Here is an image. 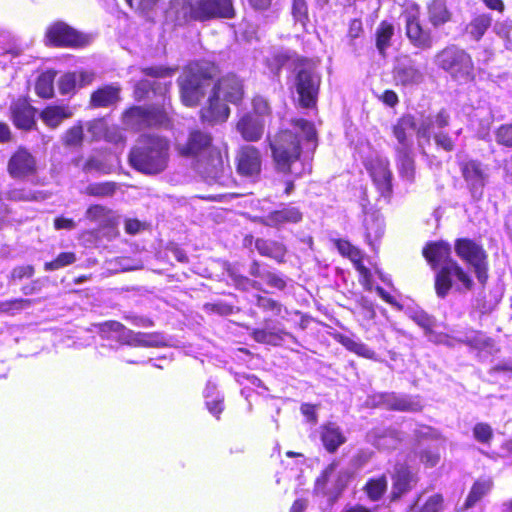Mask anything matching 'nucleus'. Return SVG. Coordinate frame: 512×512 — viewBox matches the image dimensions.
Listing matches in <instances>:
<instances>
[{
    "label": "nucleus",
    "mask_w": 512,
    "mask_h": 512,
    "mask_svg": "<svg viewBox=\"0 0 512 512\" xmlns=\"http://www.w3.org/2000/svg\"><path fill=\"white\" fill-rule=\"evenodd\" d=\"M436 145L445 151H452L454 149V140L444 131H435L432 133Z\"/></svg>",
    "instance_id": "56"
},
{
    "label": "nucleus",
    "mask_w": 512,
    "mask_h": 512,
    "mask_svg": "<svg viewBox=\"0 0 512 512\" xmlns=\"http://www.w3.org/2000/svg\"><path fill=\"white\" fill-rule=\"evenodd\" d=\"M120 88L115 85H106L91 95V104L94 107H109L116 104L119 99Z\"/></svg>",
    "instance_id": "31"
},
{
    "label": "nucleus",
    "mask_w": 512,
    "mask_h": 512,
    "mask_svg": "<svg viewBox=\"0 0 512 512\" xmlns=\"http://www.w3.org/2000/svg\"><path fill=\"white\" fill-rule=\"evenodd\" d=\"M237 172L244 177L255 179L262 166L260 151L251 145L241 147L236 156Z\"/></svg>",
    "instance_id": "18"
},
{
    "label": "nucleus",
    "mask_w": 512,
    "mask_h": 512,
    "mask_svg": "<svg viewBox=\"0 0 512 512\" xmlns=\"http://www.w3.org/2000/svg\"><path fill=\"white\" fill-rule=\"evenodd\" d=\"M368 437L378 449H394L401 441L400 433L392 428H375Z\"/></svg>",
    "instance_id": "26"
},
{
    "label": "nucleus",
    "mask_w": 512,
    "mask_h": 512,
    "mask_svg": "<svg viewBox=\"0 0 512 512\" xmlns=\"http://www.w3.org/2000/svg\"><path fill=\"white\" fill-rule=\"evenodd\" d=\"M339 342L349 351L366 359L377 360L376 353L358 338L341 335Z\"/></svg>",
    "instance_id": "37"
},
{
    "label": "nucleus",
    "mask_w": 512,
    "mask_h": 512,
    "mask_svg": "<svg viewBox=\"0 0 512 512\" xmlns=\"http://www.w3.org/2000/svg\"><path fill=\"white\" fill-rule=\"evenodd\" d=\"M256 305L264 311H270L274 316H280L285 318L283 312L287 313V310L282 307V305L272 299L261 295H256Z\"/></svg>",
    "instance_id": "44"
},
{
    "label": "nucleus",
    "mask_w": 512,
    "mask_h": 512,
    "mask_svg": "<svg viewBox=\"0 0 512 512\" xmlns=\"http://www.w3.org/2000/svg\"><path fill=\"white\" fill-rule=\"evenodd\" d=\"M205 404L209 412L216 418L224 410L223 396L217 391L216 385L212 381H208L204 389Z\"/></svg>",
    "instance_id": "35"
},
{
    "label": "nucleus",
    "mask_w": 512,
    "mask_h": 512,
    "mask_svg": "<svg viewBox=\"0 0 512 512\" xmlns=\"http://www.w3.org/2000/svg\"><path fill=\"white\" fill-rule=\"evenodd\" d=\"M95 73L90 70L68 72L62 75L58 81L59 91L62 95L75 93L77 88L85 87L93 82Z\"/></svg>",
    "instance_id": "22"
},
{
    "label": "nucleus",
    "mask_w": 512,
    "mask_h": 512,
    "mask_svg": "<svg viewBox=\"0 0 512 512\" xmlns=\"http://www.w3.org/2000/svg\"><path fill=\"white\" fill-rule=\"evenodd\" d=\"M122 120L124 126L133 131H141L150 127L168 128L170 125V118L166 109L156 106L149 108L131 107L124 112Z\"/></svg>",
    "instance_id": "11"
},
{
    "label": "nucleus",
    "mask_w": 512,
    "mask_h": 512,
    "mask_svg": "<svg viewBox=\"0 0 512 512\" xmlns=\"http://www.w3.org/2000/svg\"><path fill=\"white\" fill-rule=\"evenodd\" d=\"M451 16L446 0H432L427 4V17L432 27L439 28L446 24L451 20Z\"/></svg>",
    "instance_id": "29"
},
{
    "label": "nucleus",
    "mask_w": 512,
    "mask_h": 512,
    "mask_svg": "<svg viewBox=\"0 0 512 512\" xmlns=\"http://www.w3.org/2000/svg\"><path fill=\"white\" fill-rule=\"evenodd\" d=\"M419 500L411 507L410 512H441L444 508V499L441 494L429 496L422 506H418Z\"/></svg>",
    "instance_id": "43"
},
{
    "label": "nucleus",
    "mask_w": 512,
    "mask_h": 512,
    "mask_svg": "<svg viewBox=\"0 0 512 512\" xmlns=\"http://www.w3.org/2000/svg\"><path fill=\"white\" fill-rule=\"evenodd\" d=\"M436 64L457 81L468 82L474 77L471 56L456 45H449L436 55Z\"/></svg>",
    "instance_id": "9"
},
{
    "label": "nucleus",
    "mask_w": 512,
    "mask_h": 512,
    "mask_svg": "<svg viewBox=\"0 0 512 512\" xmlns=\"http://www.w3.org/2000/svg\"><path fill=\"white\" fill-rule=\"evenodd\" d=\"M420 459L421 462L424 463L427 467H434L438 464L440 455L436 451L424 450L421 453Z\"/></svg>",
    "instance_id": "63"
},
{
    "label": "nucleus",
    "mask_w": 512,
    "mask_h": 512,
    "mask_svg": "<svg viewBox=\"0 0 512 512\" xmlns=\"http://www.w3.org/2000/svg\"><path fill=\"white\" fill-rule=\"evenodd\" d=\"M83 139V127L75 125L71 127L64 136V143L68 146H76L81 144Z\"/></svg>",
    "instance_id": "53"
},
{
    "label": "nucleus",
    "mask_w": 512,
    "mask_h": 512,
    "mask_svg": "<svg viewBox=\"0 0 512 512\" xmlns=\"http://www.w3.org/2000/svg\"><path fill=\"white\" fill-rule=\"evenodd\" d=\"M107 128L108 126L103 119H97L88 123L87 131L93 139L98 140L105 137Z\"/></svg>",
    "instance_id": "54"
},
{
    "label": "nucleus",
    "mask_w": 512,
    "mask_h": 512,
    "mask_svg": "<svg viewBox=\"0 0 512 512\" xmlns=\"http://www.w3.org/2000/svg\"><path fill=\"white\" fill-rule=\"evenodd\" d=\"M473 436L478 442L488 444L493 437V431L488 424L477 423L473 428Z\"/></svg>",
    "instance_id": "51"
},
{
    "label": "nucleus",
    "mask_w": 512,
    "mask_h": 512,
    "mask_svg": "<svg viewBox=\"0 0 512 512\" xmlns=\"http://www.w3.org/2000/svg\"><path fill=\"white\" fill-rule=\"evenodd\" d=\"M373 406H381L388 410L401 412H417L422 408L419 397L385 392L375 394L370 398Z\"/></svg>",
    "instance_id": "16"
},
{
    "label": "nucleus",
    "mask_w": 512,
    "mask_h": 512,
    "mask_svg": "<svg viewBox=\"0 0 512 512\" xmlns=\"http://www.w3.org/2000/svg\"><path fill=\"white\" fill-rule=\"evenodd\" d=\"M86 217L99 223L108 222V210L101 205H92L86 211Z\"/></svg>",
    "instance_id": "52"
},
{
    "label": "nucleus",
    "mask_w": 512,
    "mask_h": 512,
    "mask_svg": "<svg viewBox=\"0 0 512 512\" xmlns=\"http://www.w3.org/2000/svg\"><path fill=\"white\" fill-rule=\"evenodd\" d=\"M211 136L196 130L190 133L187 142L176 144L182 156L196 158L195 169L208 184H224L225 166L220 152L212 146Z\"/></svg>",
    "instance_id": "4"
},
{
    "label": "nucleus",
    "mask_w": 512,
    "mask_h": 512,
    "mask_svg": "<svg viewBox=\"0 0 512 512\" xmlns=\"http://www.w3.org/2000/svg\"><path fill=\"white\" fill-rule=\"evenodd\" d=\"M321 78L312 61L299 60L293 71L292 87L298 94L299 103L304 108L313 107L317 100Z\"/></svg>",
    "instance_id": "7"
},
{
    "label": "nucleus",
    "mask_w": 512,
    "mask_h": 512,
    "mask_svg": "<svg viewBox=\"0 0 512 512\" xmlns=\"http://www.w3.org/2000/svg\"><path fill=\"white\" fill-rule=\"evenodd\" d=\"M492 16L488 13L476 15L466 26L467 34L475 41H479L492 24Z\"/></svg>",
    "instance_id": "36"
},
{
    "label": "nucleus",
    "mask_w": 512,
    "mask_h": 512,
    "mask_svg": "<svg viewBox=\"0 0 512 512\" xmlns=\"http://www.w3.org/2000/svg\"><path fill=\"white\" fill-rule=\"evenodd\" d=\"M292 126V130L281 131L270 142V147L277 168L284 173L289 172L299 177L305 173H310L312 169L310 162L300 159V143L303 139L314 142L316 132L314 125L304 119L295 120Z\"/></svg>",
    "instance_id": "2"
},
{
    "label": "nucleus",
    "mask_w": 512,
    "mask_h": 512,
    "mask_svg": "<svg viewBox=\"0 0 512 512\" xmlns=\"http://www.w3.org/2000/svg\"><path fill=\"white\" fill-rule=\"evenodd\" d=\"M282 334L284 332H272L266 329H256L253 331V338L255 341L264 344L278 345L282 341Z\"/></svg>",
    "instance_id": "48"
},
{
    "label": "nucleus",
    "mask_w": 512,
    "mask_h": 512,
    "mask_svg": "<svg viewBox=\"0 0 512 512\" xmlns=\"http://www.w3.org/2000/svg\"><path fill=\"white\" fill-rule=\"evenodd\" d=\"M268 286L282 290L286 286L285 280L279 274L266 270L261 279Z\"/></svg>",
    "instance_id": "57"
},
{
    "label": "nucleus",
    "mask_w": 512,
    "mask_h": 512,
    "mask_svg": "<svg viewBox=\"0 0 512 512\" xmlns=\"http://www.w3.org/2000/svg\"><path fill=\"white\" fill-rule=\"evenodd\" d=\"M76 261V255L73 252L60 253L56 259L46 262L44 268L46 271H54L68 266Z\"/></svg>",
    "instance_id": "49"
},
{
    "label": "nucleus",
    "mask_w": 512,
    "mask_h": 512,
    "mask_svg": "<svg viewBox=\"0 0 512 512\" xmlns=\"http://www.w3.org/2000/svg\"><path fill=\"white\" fill-rule=\"evenodd\" d=\"M104 139L109 142L118 144L124 141V136L117 127H108Z\"/></svg>",
    "instance_id": "64"
},
{
    "label": "nucleus",
    "mask_w": 512,
    "mask_h": 512,
    "mask_svg": "<svg viewBox=\"0 0 512 512\" xmlns=\"http://www.w3.org/2000/svg\"><path fill=\"white\" fill-rule=\"evenodd\" d=\"M74 112L69 106H47L40 114L42 121L50 128L58 127L63 120L71 118Z\"/></svg>",
    "instance_id": "30"
},
{
    "label": "nucleus",
    "mask_w": 512,
    "mask_h": 512,
    "mask_svg": "<svg viewBox=\"0 0 512 512\" xmlns=\"http://www.w3.org/2000/svg\"><path fill=\"white\" fill-rule=\"evenodd\" d=\"M255 248L260 255L270 257L277 262H284L286 255V247L277 241L267 239H257L255 241Z\"/></svg>",
    "instance_id": "33"
},
{
    "label": "nucleus",
    "mask_w": 512,
    "mask_h": 512,
    "mask_svg": "<svg viewBox=\"0 0 512 512\" xmlns=\"http://www.w3.org/2000/svg\"><path fill=\"white\" fill-rule=\"evenodd\" d=\"M143 73L145 75L155 77V78H170L173 76L175 69L167 68L162 66H153L144 68Z\"/></svg>",
    "instance_id": "58"
},
{
    "label": "nucleus",
    "mask_w": 512,
    "mask_h": 512,
    "mask_svg": "<svg viewBox=\"0 0 512 512\" xmlns=\"http://www.w3.org/2000/svg\"><path fill=\"white\" fill-rule=\"evenodd\" d=\"M492 488V481L489 478H481L477 480L465 501V507L471 508L473 507L478 501H480L485 495L489 493V491Z\"/></svg>",
    "instance_id": "38"
},
{
    "label": "nucleus",
    "mask_w": 512,
    "mask_h": 512,
    "mask_svg": "<svg viewBox=\"0 0 512 512\" xmlns=\"http://www.w3.org/2000/svg\"><path fill=\"white\" fill-rule=\"evenodd\" d=\"M364 226L366 230V240L370 246L374 247L375 242L384 234L383 219L376 213L366 214Z\"/></svg>",
    "instance_id": "34"
},
{
    "label": "nucleus",
    "mask_w": 512,
    "mask_h": 512,
    "mask_svg": "<svg viewBox=\"0 0 512 512\" xmlns=\"http://www.w3.org/2000/svg\"><path fill=\"white\" fill-rule=\"evenodd\" d=\"M511 31L512 20L510 19L496 21L493 26V32L504 40L505 48L508 50H512V40L510 38Z\"/></svg>",
    "instance_id": "45"
},
{
    "label": "nucleus",
    "mask_w": 512,
    "mask_h": 512,
    "mask_svg": "<svg viewBox=\"0 0 512 512\" xmlns=\"http://www.w3.org/2000/svg\"><path fill=\"white\" fill-rule=\"evenodd\" d=\"M396 162L400 176L412 181L415 175L413 148L395 149Z\"/></svg>",
    "instance_id": "32"
},
{
    "label": "nucleus",
    "mask_w": 512,
    "mask_h": 512,
    "mask_svg": "<svg viewBox=\"0 0 512 512\" xmlns=\"http://www.w3.org/2000/svg\"><path fill=\"white\" fill-rule=\"evenodd\" d=\"M421 118H430L432 120L431 126V134L433 133V129L436 128L437 131H443L442 129L448 126L450 116L448 112L444 109L440 110L437 115L433 118L431 116L421 115Z\"/></svg>",
    "instance_id": "55"
},
{
    "label": "nucleus",
    "mask_w": 512,
    "mask_h": 512,
    "mask_svg": "<svg viewBox=\"0 0 512 512\" xmlns=\"http://www.w3.org/2000/svg\"><path fill=\"white\" fill-rule=\"evenodd\" d=\"M34 275V267L32 265H23L13 268L11 278L13 280H22L23 278H31Z\"/></svg>",
    "instance_id": "61"
},
{
    "label": "nucleus",
    "mask_w": 512,
    "mask_h": 512,
    "mask_svg": "<svg viewBox=\"0 0 512 512\" xmlns=\"http://www.w3.org/2000/svg\"><path fill=\"white\" fill-rule=\"evenodd\" d=\"M347 256L356 264L357 270L368 282L370 277V271L360 263L361 253L354 246L350 251L347 252Z\"/></svg>",
    "instance_id": "60"
},
{
    "label": "nucleus",
    "mask_w": 512,
    "mask_h": 512,
    "mask_svg": "<svg viewBox=\"0 0 512 512\" xmlns=\"http://www.w3.org/2000/svg\"><path fill=\"white\" fill-rule=\"evenodd\" d=\"M171 11L175 12L179 23L216 17L231 18L234 15L231 0H199L195 4L185 0H172Z\"/></svg>",
    "instance_id": "6"
},
{
    "label": "nucleus",
    "mask_w": 512,
    "mask_h": 512,
    "mask_svg": "<svg viewBox=\"0 0 512 512\" xmlns=\"http://www.w3.org/2000/svg\"><path fill=\"white\" fill-rule=\"evenodd\" d=\"M102 338L116 340L130 346L158 347L166 345V339L158 333L134 332L117 321H106L99 324Z\"/></svg>",
    "instance_id": "8"
},
{
    "label": "nucleus",
    "mask_w": 512,
    "mask_h": 512,
    "mask_svg": "<svg viewBox=\"0 0 512 512\" xmlns=\"http://www.w3.org/2000/svg\"><path fill=\"white\" fill-rule=\"evenodd\" d=\"M48 41L55 46H80V35L65 23H55L46 33Z\"/></svg>",
    "instance_id": "21"
},
{
    "label": "nucleus",
    "mask_w": 512,
    "mask_h": 512,
    "mask_svg": "<svg viewBox=\"0 0 512 512\" xmlns=\"http://www.w3.org/2000/svg\"><path fill=\"white\" fill-rule=\"evenodd\" d=\"M303 214L300 209L293 205H284L278 210L267 214L263 223L271 227H281L286 224H296L302 220Z\"/></svg>",
    "instance_id": "23"
},
{
    "label": "nucleus",
    "mask_w": 512,
    "mask_h": 512,
    "mask_svg": "<svg viewBox=\"0 0 512 512\" xmlns=\"http://www.w3.org/2000/svg\"><path fill=\"white\" fill-rule=\"evenodd\" d=\"M432 120L430 118H421L417 120L411 114H405L400 117L392 126V133L397 140L395 149L413 148V136L418 139L430 141Z\"/></svg>",
    "instance_id": "10"
},
{
    "label": "nucleus",
    "mask_w": 512,
    "mask_h": 512,
    "mask_svg": "<svg viewBox=\"0 0 512 512\" xmlns=\"http://www.w3.org/2000/svg\"><path fill=\"white\" fill-rule=\"evenodd\" d=\"M423 256L434 270L435 291L438 297L445 298L454 288L457 292L471 290L473 280L456 261L451 258V246L445 241L427 243Z\"/></svg>",
    "instance_id": "3"
},
{
    "label": "nucleus",
    "mask_w": 512,
    "mask_h": 512,
    "mask_svg": "<svg viewBox=\"0 0 512 512\" xmlns=\"http://www.w3.org/2000/svg\"><path fill=\"white\" fill-rule=\"evenodd\" d=\"M264 119L254 117L251 113L242 116L237 123V131L244 140L254 142L258 141L264 132Z\"/></svg>",
    "instance_id": "24"
},
{
    "label": "nucleus",
    "mask_w": 512,
    "mask_h": 512,
    "mask_svg": "<svg viewBox=\"0 0 512 512\" xmlns=\"http://www.w3.org/2000/svg\"><path fill=\"white\" fill-rule=\"evenodd\" d=\"M35 300L26 298H16L0 302V313L14 316L19 312L30 308Z\"/></svg>",
    "instance_id": "42"
},
{
    "label": "nucleus",
    "mask_w": 512,
    "mask_h": 512,
    "mask_svg": "<svg viewBox=\"0 0 512 512\" xmlns=\"http://www.w3.org/2000/svg\"><path fill=\"white\" fill-rule=\"evenodd\" d=\"M116 191V184L113 182L92 183L86 187V193L96 197L112 196Z\"/></svg>",
    "instance_id": "46"
},
{
    "label": "nucleus",
    "mask_w": 512,
    "mask_h": 512,
    "mask_svg": "<svg viewBox=\"0 0 512 512\" xmlns=\"http://www.w3.org/2000/svg\"><path fill=\"white\" fill-rule=\"evenodd\" d=\"M216 72L214 64L197 61L190 63L178 80L182 102L189 107L196 106L211 90L208 105L201 109V118L208 123L226 121L230 114L226 102L237 105L244 95L242 81L234 74L222 77L212 88Z\"/></svg>",
    "instance_id": "1"
},
{
    "label": "nucleus",
    "mask_w": 512,
    "mask_h": 512,
    "mask_svg": "<svg viewBox=\"0 0 512 512\" xmlns=\"http://www.w3.org/2000/svg\"><path fill=\"white\" fill-rule=\"evenodd\" d=\"M364 490L368 498L372 501H378L387 490V478L382 475L377 478H371L367 481Z\"/></svg>",
    "instance_id": "41"
},
{
    "label": "nucleus",
    "mask_w": 512,
    "mask_h": 512,
    "mask_svg": "<svg viewBox=\"0 0 512 512\" xmlns=\"http://www.w3.org/2000/svg\"><path fill=\"white\" fill-rule=\"evenodd\" d=\"M495 140L499 145L512 148V123L499 126L495 131Z\"/></svg>",
    "instance_id": "50"
},
{
    "label": "nucleus",
    "mask_w": 512,
    "mask_h": 512,
    "mask_svg": "<svg viewBox=\"0 0 512 512\" xmlns=\"http://www.w3.org/2000/svg\"><path fill=\"white\" fill-rule=\"evenodd\" d=\"M462 176L473 198H480L488 182V168L478 160L469 159L459 162Z\"/></svg>",
    "instance_id": "15"
},
{
    "label": "nucleus",
    "mask_w": 512,
    "mask_h": 512,
    "mask_svg": "<svg viewBox=\"0 0 512 512\" xmlns=\"http://www.w3.org/2000/svg\"><path fill=\"white\" fill-rule=\"evenodd\" d=\"M321 441L328 452H335L345 443L346 437L335 423H328L321 427Z\"/></svg>",
    "instance_id": "27"
},
{
    "label": "nucleus",
    "mask_w": 512,
    "mask_h": 512,
    "mask_svg": "<svg viewBox=\"0 0 512 512\" xmlns=\"http://www.w3.org/2000/svg\"><path fill=\"white\" fill-rule=\"evenodd\" d=\"M8 171L13 178H25L35 174V157L26 149H18L8 162Z\"/></svg>",
    "instance_id": "20"
},
{
    "label": "nucleus",
    "mask_w": 512,
    "mask_h": 512,
    "mask_svg": "<svg viewBox=\"0 0 512 512\" xmlns=\"http://www.w3.org/2000/svg\"><path fill=\"white\" fill-rule=\"evenodd\" d=\"M394 35V26L382 21L376 29V47L381 55H385L386 50L391 45V39Z\"/></svg>",
    "instance_id": "39"
},
{
    "label": "nucleus",
    "mask_w": 512,
    "mask_h": 512,
    "mask_svg": "<svg viewBox=\"0 0 512 512\" xmlns=\"http://www.w3.org/2000/svg\"><path fill=\"white\" fill-rule=\"evenodd\" d=\"M12 119L19 129L29 130L35 125V109L25 100H18L11 106Z\"/></svg>",
    "instance_id": "25"
},
{
    "label": "nucleus",
    "mask_w": 512,
    "mask_h": 512,
    "mask_svg": "<svg viewBox=\"0 0 512 512\" xmlns=\"http://www.w3.org/2000/svg\"><path fill=\"white\" fill-rule=\"evenodd\" d=\"M412 319L425 330H430L433 326L434 320L424 311L414 312Z\"/></svg>",
    "instance_id": "62"
},
{
    "label": "nucleus",
    "mask_w": 512,
    "mask_h": 512,
    "mask_svg": "<svg viewBox=\"0 0 512 512\" xmlns=\"http://www.w3.org/2000/svg\"><path fill=\"white\" fill-rule=\"evenodd\" d=\"M394 79L398 85L409 87L420 84L424 75L414 60L403 56L397 59L394 67Z\"/></svg>",
    "instance_id": "19"
},
{
    "label": "nucleus",
    "mask_w": 512,
    "mask_h": 512,
    "mask_svg": "<svg viewBox=\"0 0 512 512\" xmlns=\"http://www.w3.org/2000/svg\"><path fill=\"white\" fill-rule=\"evenodd\" d=\"M405 34L409 42L416 48L428 50L433 45V37L430 29H425L420 23L417 12L409 11L404 15Z\"/></svg>",
    "instance_id": "17"
},
{
    "label": "nucleus",
    "mask_w": 512,
    "mask_h": 512,
    "mask_svg": "<svg viewBox=\"0 0 512 512\" xmlns=\"http://www.w3.org/2000/svg\"><path fill=\"white\" fill-rule=\"evenodd\" d=\"M56 72L48 70L39 75L36 84L35 91L41 98H50L54 94V79Z\"/></svg>",
    "instance_id": "40"
},
{
    "label": "nucleus",
    "mask_w": 512,
    "mask_h": 512,
    "mask_svg": "<svg viewBox=\"0 0 512 512\" xmlns=\"http://www.w3.org/2000/svg\"><path fill=\"white\" fill-rule=\"evenodd\" d=\"M353 470L342 467L338 461L330 463L316 479L315 490L324 495L340 494L353 477Z\"/></svg>",
    "instance_id": "12"
},
{
    "label": "nucleus",
    "mask_w": 512,
    "mask_h": 512,
    "mask_svg": "<svg viewBox=\"0 0 512 512\" xmlns=\"http://www.w3.org/2000/svg\"><path fill=\"white\" fill-rule=\"evenodd\" d=\"M393 480V499L401 497L402 494L408 492L416 483L415 476L405 466H399L396 468Z\"/></svg>",
    "instance_id": "28"
},
{
    "label": "nucleus",
    "mask_w": 512,
    "mask_h": 512,
    "mask_svg": "<svg viewBox=\"0 0 512 512\" xmlns=\"http://www.w3.org/2000/svg\"><path fill=\"white\" fill-rule=\"evenodd\" d=\"M457 255L474 270L477 280L485 285L488 279L486 253L481 246L469 239H458L455 243Z\"/></svg>",
    "instance_id": "13"
},
{
    "label": "nucleus",
    "mask_w": 512,
    "mask_h": 512,
    "mask_svg": "<svg viewBox=\"0 0 512 512\" xmlns=\"http://www.w3.org/2000/svg\"><path fill=\"white\" fill-rule=\"evenodd\" d=\"M389 165L388 158L379 154L366 163V168L376 189L385 199H388L392 193V172Z\"/></svg>",
    "instance_id": "14"
},
{
    "label": "nucleus",
    "mask_w": 512,
    "mask_h": 512,
    "mask_svg": "<svg viewBox=\"0 0 512 512\" xmlns=\"http://www.w3.org/2000/svg\"><path fill=\"white\" fill-rule=\"evenodd\" d=\"M169 141L156 134H144L129 154L133 168L144 174H158L165 170L169 160Z\"/></svg>",
    "instance_id": "5"
},
{
    "label": "nucleus",
    "mask_w": 512,
    "mask_h": 512,
    "mask_svg": "<svg viewBox=\"0 0 512 512\" xmlns=\"http://www.w3.org/2000/svg\"><path fill=\"white\" fill-rule=\"evenodd\" d=\"M270 112L269 105L267 101L263 97H255L253 99V116L259 117L260 119H264V116L268 115Z\"/></svg>",
    "instance_id": "59"
},
{
    "label": "nucleus",
    "mask_w": 512,
    "mask_h": 512,
    "mask_svg": "<svg viewBox=\"0 0 512 512\" xmlns=\"http://www.w3.org/2000/svg\"><path fill=\"white\" fill-rule=\"evenodd\" d=\"M292 1V16L296 23H299L302 28H305L309 16L308 5L306 0H291Z\"/></svg>",
    "instance_id": "47"
}]
</instances>
